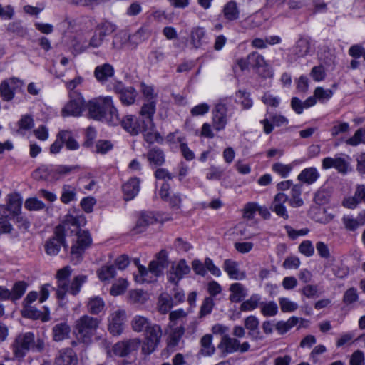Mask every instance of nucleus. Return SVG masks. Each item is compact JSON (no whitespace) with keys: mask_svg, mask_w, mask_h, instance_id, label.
<instances>
[{"mask_svg":"<svg viewBox=\"0 0 365 365\" xmlns=\"http://www.w3.org/2000/svg\"><path fill=\"white\" fill-rule=\"evenodd\" d=\"M86 108L91 118L105 121L111 125L120 124L119 113L110 96L93 99L88 102Z\"/></svg>","mask_w":365,"mask_h":365,"instance_id":"1","label":"nucleus"},{"mask_svg":"<svg viewBox=\"0 0 365 365\" xmlns=\"http://www.w3.org/2000/svg\"><path fill=\"white\" fill-rule=\"evenodd\" d=\"M123 128L133 135L143 133L145 140L153 143L160 138L159 133L155 131V126L150 120H145L141 116L138 118L128 115L125 116L120 122Z\"/></svg>","mask_w":365,"mask_h":365,"instance_id":"2","label":"nucleus"},{"mask_svg":"<svg viewBox=\"0 0 365 365\" xmlns=\"http://www.w3.org/2000/svg\"><path fill=\"white\" fill-rule=\"evenodd\" d=\"M168 264V252L165 250H161L156 254L155 259L150 262L148 269L144 266H138L139 274L135 276V279L138 283L151 282L153 279L149 277V274L151 273L155 277H159Z\"/></svg>","mask_w":365,"mask_h":365,"instance_id":"3","label":"nucleus"},{"mask_svg":"<svg viewBox=\"0 0 365 365\" xmlns=\"http://www.w3.org/2000/svg\"><path fill=\"white\" fill-rule=\"evenodd\" d=\"M99 324L98 319L84 314L76 321L73 327L74 334L78 340L86 343L95 334Z\"/></svg>","mask_w":365,"mask_h":365,"instance_id":"4","label":"nucleus"},{"mask_svg":"<svg viewBox=\"0 0 365 365\" xmlns=\"http://www.w3.org/2000/svg\"><path fill=\"white\" fill-rule=\"evenodd\" d=\"M34 343V334L32 332L18 334L11 344L13 356L19 361H22L26 354L31 349Z\"/></svg>","mask_w":365,"mask_h":365,"instance_id":"5","label":"nucleus"},{"mask_svg":"<svg viewBox=\"0 0 365 365\" xmlns=\"http://www.w3.org/2000/svg\"><path fill=\"white\" fill-rule=\"evenodd\" d=\"M217 349L223 356H226L237 351L240 353L247 352L250 349V344L248 341H244L241 344L239 339L229 335H224L217 345Z\"/></svg>","mask_w":365,"mask_h":365,"instance_id":"6","label":"nucleus"},{"mask_svg":"<svg viewBox=\"0 0 365 365\" xmlns=\"http://www.w3.org/2000/svg\"><path fill=\"white\" fill-rule=\"evenodd\" d=\"M145 332V336L141 351L144 355H149L159 344L162 337V329L158 324H153Z\"/></svg>","mask_w":365,"mask_h":365,"instance_id":"7","label":"nucleus"},{"mask_svg":"<svg viewBox=\"0 0 365 365\" xmlns=\"http://www.w3.org/2000/svg\"><path fill=\"white\" fill-rule=\"evenodd\" d=\"M85 107H86V105L85 106V101L82 95L76 91L71 92L70 93V101L62 109V115L63 117L69 115L80 116Z\"/></svg>","mask_w":365,"mask_h":365,"instance_id":"8","label":"nucleus"},{"mask_svg":"<svg viewBox=\"0 0 365 365\" xmlns=\"http://www.w3.org/2000/svg\"><path fill=\"white\" fill-rule=\"evenodd\" d=\"M91 243L92 239L88 231H78L76 243L72 245L71 250L72 260H76V262H78L85 250L91 246Z\"/></svg>","mask_w":365,"mask_h":365,"instance_id":"9","label":"nucleus"},{"mask_svg":"<svg viewBox=\"0 0 365 365\" xmlns=\"http://www.w3.org/2000/svg\"><path fill=\"white\" fill-rule=\"evenodd\" d=\"M140 346L142 341L139 338L127 339L115 344L113 351L116 356L125 357L136 353Z\"/></svg>","mask_w":365,"mask_h":365,"instance_id":"10","label":"nucleus"},{"mask_svg":"<svg viewBox=\"0 0 365 365\" xmlns=\"http://www.w3.org/2000/svg\"><path fill=\"white\" fill-rule=\"evenodd\" d=\"M23 82L16 78H10L4 80L0 84V95L5 101H11L16 91L21 90Z\"/></svg>","mask_w":365,"mask_h":365,"instance_id":"11","label":"nucleus"},{"mask_svg":"<svg viewBox=\"0 0 365 365\" xmlns=\"http://www.w3.org/2000/svg\"><path fill=\"white\" fill-rule=\"evenodd\" d=\"M125 319V311L118 309L108 317V330L113 336H119L123 333Z\"/></svg>","mask_w":365,"mask_h":365,"instance_id":"12","label":"nucleus"},{"mask_svg":"<svg viewBox=\"0 0 365 365\" xmlns=\"http://www.w3.org/2000/svg\"><path fill=\"white\" fill-rule=\"evenodd\" d=\"M287 201L288 196L283 192H279L274 197L269 209L279 217L287 220L289 217L287 209L285 205Z\"/></svg>","mask_w":365,"mask_h":365,"instance_id":"13","label":"nucleus"},{"mask_svg":"<svg viewBox=\"0 0 365 365\" xmlns=\"http://www.w3.org/2000/svg\"><path fill=\"white\" fill-rule=\"evenodd\" d=\"M64 237L65 236L61 234V228H56L54 235L50 238L45 245L46 252L51 256L56 255L62 245L66 247Z\"/></svg>","mask_w":365,"mask_h":365,"instance_id":"14","label":"nucleus"},{"mask_svg":"<svg viewBox=\"0 0 365 365\" xmlns=\"http://www.w3.org/2000/svg\"><path fill=\"white\" fill-rule=\"evenodd\" d=\"M349 163L341 157H327L322 160V166L324 170L335 168L339 173L346 174L349 171Z\"/></svg>","mask_w":365,"mask_h":365,"instance_id":"15","label":"nucleus"},{"mask_svg":"<svg viewBox=\"0 0 365 365\" xmlns=\"http://www.w3.org/2000/svg\"><path fill=\"white\" fill-rule=\"evenodd\" d=\"M190 271V267L187 264L185 259H181L176 265H173L171 271L168 276V280L171 283L177 285L180 279H182Z\"/></svg>","mask_w":365,"mask_h":365,"instance_id":"16","label":"nucleus"},{"mask_svg":"<svg viewBox=\"0 0 365 365\" xmlns=\"http://www.w3.org/2000/svg\"><path fill=\"white\" fill-rule=\"evenodd\" d=\"M71 269L66 266L57 272L56 278L58 286L56 296L58 299H63L65 297V289L68 288V279L71 275Z\"/></svg>","mask_w":365,"mask_h":365,"instance_id":"17","label":"nucleus"},{"mask_svg":"<svg viewBox=\"0 0 365 365\" xmlns=\"http://www.w3.org/2000/svg\"><path fill=\"white\" fill-rule=\"evenodd\" d=\"M93 75L99 83L103 84L114 76L115 69L111 64L105 63L96 67Z\"/></svg>","mask_w":365,"mask_h":365,"instance_id":"18","label":"nucleus"},{"mask_svg":"<svg viewBox=\"0 0 365 365\" xmlns=\"http://www.w3.org/2000/svg\"><path fill=\"white\" fill-rule=\"evenodd\" d=\"M140 179L135 177L129 179L123 185L122 190L125 200H131L138 194L140 191Z\"/></svg>","mask_w":365,"mask_h":365,"instance_id":"19","label":"nucleus"},{"mask_svg":"<svg viewBox=\"0 0 365 365\" xmlns=\"http://www.w3.org/2000/svg\"><path fill=\"white\" fill-rule=\"evenodd\" d=\"M365 203V185H357L354 196L344 200L343 205L349 208L354 209L359 203Z\"/></svg>","mask_w":365,"mask_h":365,"instance_id":"20","label":"nucleus"},{"mask_svg":"<svg viewBox=\"0 0 365 365\" xmlns=\"http://www.w3.org/2000/svg\"><path fill=\"white\" fill-rule=\"evenodd\" d=\"M55 362L57 365H77L78 358L73 349L66 348L59 351Z\"/></svg>","mask_w":365,"mask_h":365,"instance_id":"21","label":"nucleus"},{"mask_svg":"<svg viewBox=\"0 0 365 365\" xmlns=\"http://www.w3.org/2000/svg\"><path fill=\"white\" fill-rule=\"evenodd\" d=\"M344 227L349 231H355L359 227L365 225V210L361 212L356 217L345 215L342 218Z\"/></svg>","mask_w":365,"mask_h":365,"instance_id":"22","label":"nucleus"},{"mask_svg":"<svg viewBox=\"0 0 365 365\" xmlns=\"http://www.w3.org/2000/svg\"><path fill=\"white\" fill-rule=\"evenodd\" d=\"M223 269L232 279L241 280L246 277L244 272L240 271L238 263L232 259H225L223 262Z\"/></svg>","mask_w":365,"mask_h":365,"instance_id":"23","label":"nucleus"},{"mask_svg":"<svg viewBox=\"0 0 365 365\" xmlns=\"http://www.w3.org/2000/svg\"><path fill=\"white\" fill-rule=\"evenodd\" d=\"M206 32L203 27L195 26L190 31V43L195 48H201L205 42Z\"/></svg>","mask_w":365,"mask_h":365,"instance_id":"24","label":"nucleus"},{"mask_svg":"<svg viewBox=\"0 0 365 365\" xmlns=\"http://www.w3.org/2000/svg\"><path fill=\"white\" fill-rule=\"evenodd\" d=\"M106 304L100 297H91L86 302L88 312L93 315H98L105 310Z\"/></svg>","mask_w":365,"mask_h":365,"instance_id":"25","label":"nucleus"},{"mask_svg":"<svg viewBox=\"0 0 365 365\" xmlns=\"http://www.w3.org/2000/svg\"><path fill=\"white\" fill-rule=\"evenodd\" d=\"M227 124L225 108L222 104H218L215 107V112L213 115V125L217 130L225 128Z\"/></svg>","mask_w":365,"mask_h":365,"instance_id":"26","label":"nucleus"},{"mask_svg":"<svg viewBox=\"0 0 365 365\" xmlns=\"http://www.w3.org/2000/svg\"><path fill=\"white\" fill-rule=\"evenodd\" d=\"M320 175L316 168L310 167L304 169L298 175L297 179L305 184L311 185L315 182Z\"/></svg>","mask_w":365,"mask_h":365,"instance_id":"27","label":"nucleus"},{"mask_svg":"<svg viewBox=\"0 0 365 365\" xmlns=\"http://www.w3.org/2000/svg\"><path fill=\"white\" fill-rule=\"evenodd\" d=\"M78 167L76 165H58L54 168H47L46 170L48 171L49 175L56 180L68 175L72 171L78 170Z\"/></svg>","mask_w":365,"mask_h":365,"instance_id":"28","label":"nucleus"},{"mask_svg":"<svg viewBox=\"0 0 365 365\" xmlns=\"http://www.w3.org/2000/svg\"><path fill=\"white\" fill-rule=\"evenodd\" d=\"M8 207H6L8 212H11L14 215H18L21 209L22 198L21 195L17 193H11L8 195Z\"/></svg>","mask_w":365,"mask_h":365,"instance_id":"29","label":"nucleus"},{"mask_svg":"<svg viewBox=\"0 0 365 365\" xmlns=\"http://www.w3.org/2000/svg\"><path fill=\"white\" fill-rule=\"evenodd\" d=\"M71 332L70 327L65 322L56 324L52 329L53 339L55 341H61L68 338Z\"/></svg>","mask_w":365,"mask_h":365,"instance_id":"30","label":"nucleus"},{"mask_svg":"<svg viewBox=\"0 0 365 365\" xmlns=\"http://www.w3.org/2000/svg\"><path fill=\"white\" fill-rule=\"evenodd\" d=\"M248 63L251 68L257 71H259L261 68L264 71L269 68V65L264 58L257 52H252L248 55Z\"/></svg>","mask_w":365,"mask_h":365,"instance_id":"31","label":"nucleus"},{"mask_svg":"<svg viewBox=\"0 0 365 365\" xmlns=\"http://www.w3.org/2000/svg\"><path fill=\"white\" fill-rule=\"evenodd\" d=\"M229 290L231 292L230 300L232 302H240L247 296L245 287L239 282L232 284Z\"/></svg>","mask_w":365,"mask_h":365,"instance_id":"32","label":"nucleus"},{"mask_svg":"<svg viewBox=\"0 0 365 365\" xmlns=\"http://www.w3.org/2000/svg\"><path fill=\"white\" fill-rule=\"evenodd\" d=\"M130 324L135 332H143L145 331L153 324L148 318L136 315L132 319Z\"/></svg>","mask_w":365,"mask_h":365,"instance_id":"33","label":"nucleus"},{"mask_svg":"<svg viewBox=\"0 0 365 365\" xmlns=\"http://www.w3.org/2000/svg\"><path fill=\"white\" fill-rule=\"evenodd\" d=\"M87 281V276L79 274L76 276L70 284L68 283V288L65 289V294L68 292L76 296L80 291L82 285Z\"/></svg>","mask_w":365,"mask_h":365,"instance_id":"34","label":"nucleus"},{"mask_svg":"<svg viewBox=\"0 0 365 365\" xmlns=\"http://www.w3.org/2000/svg\"><path fill=\"white\" fill-rule=\"evenodd\" d=\"M79 225V218L71 215H67L65 217V220H63V223L57 226L56 228H61V234H63L65 236L66 233L71 227H73V229L71 230V232L77 231Z\"/></svg>","mask_w":365,"mask_h":365,"instance_id":"35","label":"nucleus"},{"mask_svg":"<svg viewBox=\"0 0 365 365\" xmlns=\"http://www.w3.org/2000/svg\"><path fill=\"white\" fill-rule=\"evenodd\" d=\"M200 354L204 356H210L214 354L215 348L212 344V336L205 334L200 339Z\"/></svg>","mask_w":365,"mask_h":365,"instance_id":"36","label":"nucleus"},{"mask_svg":"<svg viewBox=\"0 0 365 365\" xmlns=\"http://www.w3.org/2000/svg\"><path fill=\"white\" fill-rule=\"evenodd\" d=\"M28 284L24 281H19L16 282L12 289H9L8 297L6 299H10L13 302L19 299L25 293Z\"/></svg>","mask_w":365,"mask_h":365,"instance_id":"37","label":"nucleus"},{"mask_svg":"<svg viewBox=\"0 0 365 365\" xmlns=\"http://www.w3.org/2000/svg\"><path fill=\"white\" fill-rule=\"evenodd\" d=\"M303 321V319H300L297 317H292L287 321H279L275 324V329L279 334H284L287 333L289 329L296 326L299 321Z\"/></svg>","mask_w":365,"mask_h":365,"instance_id":"38","label":"nucleus"},{"mask_svg":"<svg viewBox=\"0 0 365 365\" xmlns=\"http://www.w3.org/2000/svg\"><path fill=\"white\" fill-rule=\"evenodd\" d=\"M309 50L310 41L309 38L304 37L299 38L294 47V53L299 58L307 56Z\"/></svg>","mask_w":365,"mask_h":365,"instance_id":"39","label":"nucleus"},{"mask_svg":"<svg viewBox=\"0 0 365 365\" xmlns=\"http://www.w3.org/2000/svg\"><path fill=\"white\" fill-rule=\"evenodd\" d=\"M302 185L297 184L292 187L291 197L289 200L290 206L292 207H299L304 205L303 199L301 197Z\"/></svg>","mask_w":365,"mask_h":365,"instance_id":"40","label":"nucleus"},{"mask_svg":"<svg viewBox=\"0 0 365 365\" xmlns=\"http://www.w3.org/2000/svg\"><path fill=\"white\" fill-rule=\"evenodd\" d=\"M147 158L150 165H161L165 162V155L160 148H153L147 153Z\"/></svg>","mask_w":365,"mask_h":365,"instance_id":"41","label":"nucleus"},{"mask_svg":"<svg viewBox=\"0 0 365 365\" xmlns=\"http://www.w3.org/2000/svg\"><path fill=\"white\" fill-rule=\"evenodd\" d=\"M58 137L61 138L67 149L75 150L78 149L79 144L74 139L72 133L69 130H61L58 132Z\"/></svg>","mask_w":365,"mask_h":365,"instance_id":"42","label":"nucleus"},{"mask_svg":"<svg viewBox=\"0 0 365 365\" xmlns=\"http://www.w3.org/2000/svg\"><path fill=\"white\" fill-rule=\"evenodd\" d=\"M272 121L273 124L270 123L267 119H264L261 121V123L263 125L264 131L265 133L269 134L273 130V125L276 126H281L284 124H287V119L282 115H274L272 118Z\"/></svg>","mask_w":365,"mask_h":365,"instance_id":"43","label":"nucleus"},{"mask_svg":"<svg viewBox=\"0 0 365 365\" xmlns=\"http://www.w3.org/2000/svg\"><path fill=\"white\" fill-rule=\"evenodd\" d=\"M60 200L63 204H68L69 202L76 200V187L68 184H64L62 186L61 195Z\"/></svg>","mask_w":365,"mask_h":365,"instance_id":"44","label":"nucleus"},{"mask_svg":"<svg viewBox=\"0 0 365 365\" xmlns=\"http://www.w3.org/2000/svg\"><path fill=\"white\" fill-rule=\"evenodd\" d=\"M156 101H146L141 107L140 116L145 120H150L153 122V115L155 113Z\"/></svg>","mask_w":365,"mask_h":365,"instance_id":"45","label":"nucleus"},{"mask_svg":"<svg viewBox=\"0 0 365 365\" xmlns=\"http://www.w3.org/2000/svg\"><path fill=\"white\" fill-rule=\"evenodd\" d=\"M11 230L12 225L9 222L6 207L0 205V233H9Z\"/></svg>","mask_w":365,"mask_h":365,"instance_id":"46","label":"nucleus"},{"mask_svg":"<svg viewBox=\"0 0 365 365\" xmlns=\"http://www.w3.org/2000/svg\"><path fill=\"white\" fill-rule=\"evenodd\" d=\"M156 221L157 218L155 217V215L153 212H143L137 222L135 229L137 230L138 232H142L143 229H141V227H144L149 225L153 224Z\"/></svg>","mask_w":365,"mask_h":365,"instance_id":"47","label":"nucleus"},{"mask_svg":"<svg viewBox=\"0 0 365 365\" xmlns=\"http://www.w3.org/2000/svg\"><path fill=\"white\" fill-rule=\"evenodd\" d=\"M223 14L226 19L234 21L239 18L240 11L237 4L235 1H229L226 4L223 9Z\"/></svg>","mask_w":365,"mask_h":365,"instance_id":"48","label":"nucleus"},{"mask_svg":"<svg viewBox=\"0 0 365 365\" xmlns=\"http://www.w3.org/2000/svg\"><path fill=\"white\" fill-rule=\"evenodd\" d=\"M136 96V90L132 86H128L119 95V98L123 104L129 106L135 102Z\"/></svg>","mask_w":365,"mask_h":365,"instance_id":"49","label":"nucleus"},{"mask_svg":"<svg viewBox=\"0 0 365 365\" xmlns=\"http://www.w3.org/2000/svg\"><path fill=\"white\" fill-rule=\"evenodd\" d=\"M261 297L259 294H252L247 300L243 302L240 305V311L247 312L256 309L260 305Z\"/></svg>","mask_w":365,"mask_h":365,"instance_id":"50","label":"nucleus"},{"mask_svg":"<svg viewBox=\"0 0 365 365\" xmlns=\"http://www.w3.org/2000/svg\"><path fill=\"white\" fill-rule=\"evenodd\" d=\"M158 310L162 314L168 312L173 307V299L170 296L167 294H162L158 299Z\"/></svg>","mask_w":365,"mask_h":365,"instance_id":"51","label":"nucleus"},{"mask_svg":"<svg viewBox=\"0 0 365 365\" xmlns=\"http://www.w3.org/2000/svg\"><path fill=\"white\" fill-rule=\"evenodd\" d=\"M261 313L264 317H274L278 312V306L276 302L270 301L260 303Z\"/></svg>","mask_w":365,"mask_h":365,"instance_id":"52","label":"nucleus"},{"mask_svg":"<svg viewBox=\"0 0 365 365\" xmlns=\"http://www.w3.org/2000/svg\"><path fill=\"white\" fill-rule=\"evenodd\" d=\"M97 274L101 281L109 280L115 276V269L113 265H105L97 271Z\"/></svg>","mask_w":365,"mask_h":365,"instance_id":"53","label":"nucleus"},{"mask_svg":"<svg viewBox=\"0 0 365 365\" xmlns=\"http://www.w3.org/2000/svg\"><path fill=\"white\" fill-rule=\"evenodd\" d=\"M184 333L185 328L182 326L174 328L170 334L168 345L172 347L177 346L184 335Z\"/></svg>","mask_w":365,"mask_h":365,"instance_id":"54","label":"nucleus"},{"mask_svg":"<svg viewBox=\"0 0 365 365\" xmlns=\"http://www.w3.org/2000/svg\"><path fill=\"white\" fill-rule=\"evenodd\" d=\"M346 143L349 145L356 146L360 143H365V130L358 129L354 135L346 140Z\"/></svg>","mask_w":365,"mask_h":365,"instance_id":"55","label":"nucleus"},{"mask_svg":"<svg viewBox=\"0 0 365 365\" xmlns=\"http://www.w3.org/2000/svg\"><path fill=\"white\" fill-rule=\"evenodd\" d=\"M128 285V283L126 279L122 278L119 279L117 282L112 285L110 289V294L113 296L122 294L125 292Z\"/></svg>","mask_w":365,"mask_h":365,"instance_id":"56","label":"nucleus"},{"mask_svg":"<svg viewBox=\"0 0 365 365\" xmlns=\"http://www.w3.org/2000/svg\"><path fill=\"white\" fill-rule=\"evenodd\" d=\"M359 300L357 289L354 287L348 289L344 294L343 302L346 305L352 304Z\"/></svg>","mask_w":365,"mask_h":365,"instance_id":"57","label":"nucleus"},{"mask_svg":"<svg viewBox=\"0 0 365 365\" xmlns=\"http://www.w3.org/2000/svg\"><path fill=\"white\" fill-rule=\"evenodd\" d=\"M312 79L317 82L322 81L326 78V71L323 66H314L309 73Z\"/></svg>","mask_w":365,"mask_h":365,"instance_id":"58","label":"nucleus"},{"mask_svg":"<svg viewBox=\"0 0 365 365\" xmlns=\"http://www.w3.org/2000/svg\"><path fill=\"white\" fill-rule=\"evenodd\" d=\"M349 124L346 122H336V124L331 129V134L333 137L346 133L349 130Z\"/></svg>","mask_w":365,"mask_h":365,"instance_id":"59","label":"nucleus"},{"mask_svg":"<svg viewBox=\"0 0 365 365\" xmlns=\"http://www.w3.org/2000/svg\"><path fill=\"white\" fill-rule=\"evenodd\" d=\"M24 206L29 210H40L45 207V204L38 199L32 197L25 201Z\"/></svg>","mask_w":365,"mask_h":365,"instance_id":"60","label":"nucleus"},{"mask_svg":"<svg viewBox=\"0 0 365 365\" xmlns=\"http://www.w3.org/2000/svg\"><path fill=\"white\" fill-rule=\"evenodd\" d=\"M258 203L257 202H248L247 203L243 209V217L247 220H252L254 218L255 213L258 211Z\"/></svg>","mask_w":365,"mask_h":365,"instance_id":"61","label":"nucleus"},{"mask_svg":"<svg viewBox=\"0 0 365 365\" xmlns=\"http://www.w3.org/2000/svg\"><path fill=\"white\" fill-rule=\"evenodd\" d=\"M314 94L319 101H324L332 97L333 91L330 89H324L322 87H317L314 91Z\"/></svg>","mask_w":365,"mask_h":365,"instance_id":"62","label":"nucleus"},{"mask_svg":"<svg viewBox=\"0 0 365 365\" xmlns=\"http://www.w3.org/2000/svg\"><path fill=\"white\" fill-rule=\"evenodd\" d=\"M279 303L283 312H294L298 308L297 304L287 298H280Z\"/></svg>","mask_w":365,"mask_h":365,"instance_id":"63","label":"nucleus"},{"mask_svg":"<svg viewBox=\"0 0 365 365\" xmlns=\"http://www.w3.org/2000/svg\"><path fill=\"white\" fill-rule=\"evenodd\" d=\"M299 251L307 257L314 255V248L311 241L304 240L299 246Z\"/></svg>","mask_w":365,"mask_h":365,"instance_id":"64","label":"nucleus"}]
</instances>
